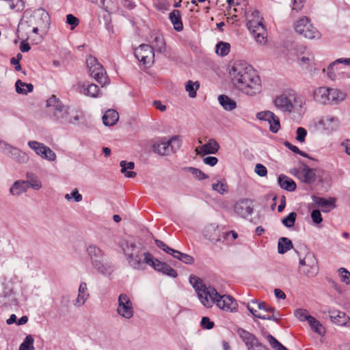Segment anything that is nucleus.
Segmentation results:
<instances>
[{
	"label": "nucleus",
	"instance_id": "1",
	"mask_svg": "<svg viewBox=\"0 0 350 350\" xmlns=\"http://www.w3.org/2000/svg\"><path fill=\"white\" fill-rule=\"evenodd\" d=\"M234 86L244 94L254 96L261 92L260 77L252 67L243 61L234 62L230 72Z\"/></svg>",
	"mask_w": 350,
	"mask_h": 350
},
{
	"label": "nucleus",
	"instance_id": "2",
	"mask_svg": "<svg viewBox=\"0 0 350 350\" xmlns=\"http://www.w3.org/2000/svg\"><path fill=\"white\" fill-rule=\"evenodd\" d=\"M189 282L195 288L201 303L206 308L212 307L213 304L220 309L233 312L237 310V303L230 295H221L211 286H206L198 277L191 275L189 277Z\"/></svg>",
	"mask_w": 350,
	"mask_h": 350
},
{
	"label": "nucleus",
	"instance_id": "3",
	"mask_svg": "<svg viewBox=\"0 0 350 350\" xmlns=\"http://www.w3.org/2000/svg\"><path fill=\"white\" fill-rule=\"evenodd\" d=\"M274 106L280 111L286 113L296 112L301 115L306 105L304 98L295 90H288L276 96L273 100Z\"/></svg>",
	"mask_w": 350,
	"mask_h": 350
},
{
	"label": "nucleus",
	"instance_id": "4",
	"mask_svg": "<svg viewBox=\"0 0 350 350\" xmlns=\"http://www.w3.org/2000/svg\"><path fill=\"white\" fill-rule=\"evenodd\" d=\"M87 254L92 266L103 275H109L112 271L111 265L107 262L104 252L97 246L90 245L86 248Z\"/></svg>",
	"mask_w": 350,
	"mask_h": 350
},
{
	"label": "nucleus",
	"instance_id": "5",
	"mask_svg": "<svg viewBox=\"0 0 350 350\" xmlns=\"http://www.w3.org/2000/svg\"><path fill=\"white\" fill-rule=\"evenodd\" d=\"M125 256L129 265L137 270H144L146 269L145 256L148 252H143L142 250L137 247L135 243L126 244L124 249Z\"/></svg>",
	"mask_w": 350,
	"mask_h": 350
},
{
	"label": "nucleus",
	"instance_id": "6",
	"mask_svg": "<svg viewBox=\"0 0 350 350\" xmlns=\"http://www.w3.org/2000/svg\"><path fill=\"white\" fill-rule=\"evenodd\" d=\"M248 29L253 34L256 42L264 44L266 42V31L262 24V18L260 16L258 11H254L248 17L247 22Z\"/></svg>",
	"mask_w": 350,
	"mask_h": 350
},
{
	"label": "nucleus",
	"instance_id": "7",
	"mask_svg": "<svg viewBox=\"0 0 350 350\" xmlns=\"http://www.w3.org/2000/svg\"><path fill=\"white\" fill-rule=\"evenodd\" d=\"M294 29L299 35L308 39H320L321 37V33L318 29L314 27L310 18L307 16H304L294 23Z\"/></svg>",
	"mask_w": 350,
	"mask_h": 350
},
{
	"label": "nucleus",
	"instance_id": "8",
	"mask_svg": "<svg viewBox=\"0 0 350 350\" xmlns=\"http://www.w3.org/2000/svg\"><path fill=\"white\" fill-rule=\"evenodd\" d=\"M23 17L27 18L30 26H38L40 27V29H45L50 25V16L42 8L36 9L32 13L26 10Z\"/></svg>",
	"mask_w": 350,
	"mask_h": 350
},
{
	"label": "nucleus",
	"instance_id": "9",
	"mask_svg": "<svg viewBox=\"0 0 350 350\" xmlns=\"http://www.w3.org/2000/svg\"><path fill=\"white\" fill-rule=\"evenodd\" d=\"M17 282L18 277L15 275L4 280L0 291V303L4 305L11 304V302L16 304L14 297V286Z\"/></svg>",
	"mask_w": 350,
	"mask_h": 350
},
{
	"label": "nucleus",
	"instance_id": "10",
	"mask_svg": "<svg viewBox=\"0 0 350 350\" xmlns=\"http://www.w3.org/2000/svg\"><path fill=\"white\" fill-rule=\"evenodd\" d=\"M86 62L91 77L99 83L107 84V77L106 72L97 59L92 56H89L86 59Z\"/></svg>",
	"mask_w": 350,
	"mask_h": 350
},
{
	"label": "nucleus",
	"instance_id": "11",
	"mask_svg": "<svg viewBox=\"0 0 350 350\" xmlns=\"http://www.w3.org/2000/svg\"><path fill=\"white\" fill-rule=\"evenodd\" d=\"M318 270L317 260L313 254L308 253L303 259H299V271L301 273L308 277H314Z\"/></svg>",
	"mask_w": 350,
	"mask_h": 350
},
{
	"label": "nucleus",
	"instance_id": "12",
	"mask_svg": "<svg viewBox=\"0 0 350 350\" xmlns=\"http://www.w3.org/2000/svg\"><path fill=\"white\" fill-rule=\"evenodd\" d=\"M66 107L55 95H52L46 100L48 112L58 122L59 119L66 120V116H64L66 113Z\"/></svg>",
	"mask_w": 350,
	"mask_h": 350
},
{
	"label": "nucleus",
	"instance_id": "13",
	"mask_svg": "<svg viewBox=\"0 0 350 350\" xmlns=\"http://www.w3.org/2000/svg\"><path fill=\"white\" fill-rule=\"evenodd\" d=\"M291 174L306 184H312L316 180L314 170L310 168L303 162L299 163L298 167L291 170Z\"/></svg>",
	"mask_w": 350,
	"mask_h": 350
},
{
	"label": "nucleus",
	"instance_id": "14",
	"mask_svg": "<svg viewBox=\"0 0 350 350\" xmlns=\"http://www.w3.org/2000/svg\"><path fill=\"white\" fill-rule=\"evenodd\" d=\"M145 262L151 266L154 270L161 272L172 278H176L178 274L176 270L165 262H163L157 258H154L151 254H146L145 256Z\"/></svg>",
	"mask_w": 350,
	"mask_h": 350
},
{
	"label": "nucleus",
	"instance_id": "15",
	"mask_svg": "<svg viewBox=\"0 0 350 350\" xmlns=\"http://www.w3.org/2000/svg\"><path fill=\"white\" fill-rule=\"evenodd\" d=\"M135 56L144 65L150 66L154 59V53L152 46L148 44H141L135 50Z\"/></svg>",
	"mask_w": 350,
	"mask_h": 350
},
{
	"label": "nucleus",
	"instance_id": "16",
	"mask_svg": "<svg viewBox=\"0 0 350 350\" xmlns=\"http://www.w3.org/2000/svg\"><path fill=\"white\" fill-rule=\"evenodd\" d=\"M117 313L126 319H130L133 317L134 310L132 302L127 295L120 294L119 295Z\"/></svg>",
	"mask_w": 350,
	"mask_h": 350
},
{
	"label": "nucleus",
	"instance_id": "17",
	"mask_svg": "<svg viewBox=\"0 0 350 350\" xmlns=\"http://www.w3.org/2000/svg\"><path fill=\"white\" fill-rule=\"evenodd\" d=\"M234 211L238 216L247 218L254 212L253 201L247 198L240 199L234 204Z\"/></svg>",
	"mask_w": 350,
	"mask_h": 350
},
{
	"label": "nucleus",
	"instance_id": "18",
	"mask_svg": "<svg viewBox=\"0 0 350 350\" xmlns=\"http://www.w3.org/2000/svg\"><path fill=\"white\" fill-rule=\"evenodd\" d=\"M6 150V154L19 164H26L29 161V157L25 152L11 144Z\"/></svg>",
	"mask_w": 350,
	"mask_h": 350
},
{
	"label": "nucleus",
	"instance_id": "19",
	"mask_svg": "<svg viewBox=\"0 0 350 350\" xmlns=\"http://www.w3.org/2000/svg\"><path fill=\"white\" fill-rule=\"evenodd\" d=\"M343 64L345 65H350V58H339L331 63L327 67L328 77L334 81L342 73L338 64Z\"/></svg>",
	"mask_w": 350,
	"mask_h": 350
},
{
	"label": "nucleus",
	"instance_id": "20",
	"mask_svg": "<svg viewBox=\"0 0 350 350\" xmlns=\"http://www.w3.org/2000/svg\"><path fill=\"white\" fill-rule=\"evenodd\" d=\"M219 144L214 139H209L208 142L202 146H199L196 149L198 154L206 155L210 154H215L219 149Z\"/></svg>",
	"mask_w": 350,
	"mask_h": 350
},
{
	"label": "nucleus",
	"instance_id": "21",
	"mask_svg": "<svg viewBox=\"0 0 350 350\" xmlns=\"http://www.w3.org/2000/svg\"><path fill=\"white\" fill-rule=\"evenodd\" d=\"M152 149L154 153L161 156H167L172 154L168 141L165 137L155 141L152 145Z\"/></svg>",
	"mask_w": 350,
	"mask_h": 350
},
{
	"label": "nucleus",
	"instance_id": "22",
	"mask_svg": "<svg viewBox=\"0 0 350 350\" xmlns=\"http://www.w3.org/2000/svg\"><path fill=\"white\" fill-rule=\"evenodd\" d=\"M314 99L322 105H330L329 88L320 87L314 90Z\"/></svg>",
	"mask_w": 350,
	"mask_h": 350
},
{
	"label": "nucleus",
	"instance_id": "23",
	"mask_svg": "<svg viewBox=\"0 0 350 350\" xmlns=\"http://www.w3.org/2000/svg\"><path fill=\"white\" fill-rule=\"evenodd\" d=\"M66 111V113L64 116H66V120L59 119V122L62 124H75L82 118V112L77 109H72L67 106Z\"/></svg>",
	"mask_w": 350,
	"mask_h": 350
},
{
	"label": "nucleus",
	"instance_id": "24",
	"mask_svg": "<svg viewBox=\"0 0 350 350\" xmlns=\"http://www.w3.org/2000/svg\"><path fill=\"white\" fill-rule=\"evenodd\" d=\"M329 319L338 325H347L350 318L344 312L338 310H329Z\"/></svg>",
	"mask_w": 350,
	"mask_h": 350
},
{
	"label": "nucleus",
	"instance_id": "25",
	"mask_svg": "<svg viewBox=\"0 0 350 350\" xmlns=\"http://www.w3.org/2000/svg\"><path fill=\"white\" fill-rule=\"evenodd\" d=\"M90 294L88 291L87 284L85 282L80 283L78 289V295L74 301V306L75 307H81L89 298Z\"/></svg>",
	"mask_w": 350,
	"mask_h": 350
},
{
	"label": "nucleus",
	"instance_id": "26",
	"mask_svg": "<svg viewBox=\"0 0 350 350\" xmlns=\"http://www.w3.org/2000/svg\"><path fill=\"white\" fill-rule=\"evenodd\" d=\"M237 334L247 347L248 350L259 342L258 338L252 333L242 329H237Z\"/></svg>",
	"mask_w": 350,
	"mask_h": 350
},
{
	"label": "nucleus",
	"instance_id": "27",
	"mask_svg": "<svg viewBox=\"0 0 350 350\" xmlns=\"http://www.w3.org/2000/svg\"><path fill=\"white\" fill-rule=\"evenodd\" d=\"M237 334L247 347L248 350L259 342L258 338L252 333L242 329H237Z\"/></svg>",
	"mask_w": 350,
	"mask_h": 350
},
{
	"label": "nucleus",
	"instance_id": "28",
	"mask_svg": "<svg viewBox=\"0 0 350 350\" xmlns=\"http://www.w3.org/2000/svg\"><path fill=\"white\" fill-rule=\"evenodd\" d=\"M237 334L247 347L248 350L259 342L258 338L252 333L242 329H237Z\"/></svg>",
	"mask_w": 350,
	"mask_h": 350
},
{
	"label": "nucleus",
	"instance_id": "29",
	"mask_svg": "<svg viewBox=\"0 0 350 350\" xmlns=\"http://www.w3.org/2000/svg\"><path fill=\"white\" fill-rule=\"evenodd\" d=\"M204 235L214 243L220 242L222 239V233L220 232L217 226L213 225H210L206 228Z\"/></svg>",
	"mask_w": 350,
	"mask_h": 350
},
{
	"label": "nucleus",
	"instance_id": "30",
	"mask_svg": "<svg viewBox=\"0 0 350 350\" xmlns=\"http://www.w3.org/2000/svg\"><path fill=\"white\" fill-rule=\"evenodd\" d=\"M314 203L317 206L322 208L323 212H329L331 209L336 207V200L333 198L325 199L323 198H315Z\"/></svg>",
	"mask_w": 350,
	"mask_h": 350
},
{
	"label": "nucleus",
	"instance_id": "31",
	"mask_svg": "<svg viewBox=\"0 0 350 350\" xmlns=\"http://www.w3.org/2000/svg\"><path fill=\"white\" fill-rule=\"evenodd\" d=\"M280 187L288 191H293L296 189V183L286 175L281 174L278 177Z\"/></svg>",
	"mask_w": 350,
	"mask_h": 350
},
{
	"label": "nucleus",
	"instance_id": "32",
	"mask_svg": "<svg viewBox=\"0 0 350 350\" xmlns=\"http://www.w3.org/2000/svg\"><path fill=\"white\" fill-rule=\"evenodd\" d=\"M25 176L27 180L25 182H26L28 189L30 187L34 190H39L42 188V182L36 174L28 172Z\"/></svg>",
	"mask_w": 350,
	"mask_h": 350
},
{
	"label": "nucleus",
	"instance_id": "33",
	"mask_svg": "<svg viewBox=\"0 0 350 350\" xmlns=\"http://www.w3.org/2000/svg\"><path fill=\"white\" fill-rule=\"evenodd\" d=\"M119 119L118 113L114 109H108L103 116V122L105 126H113Z\"/></svg>",
	"mask_w": 350,
	"mask_h": 350
},
{
	"label": "nucleus",
	"instance_id": "34",
	"mask_svg": "<svg viewBox=\"0 0 350 350\" xmlns=\"http://www.w3.org/2000/svg\"><path fill=\"white\" fill-rule=\"evenodd\" d=\"M169 18L174 25V28L177 31H180L183 29V25L181 20L180 12L178 10H172L169 14Z\"/></svg>",
	"mask_w": 350,
	"mask_h": 350
},
{
	"label": "nucleus",
	"instance_id": "35",
	"mask_svg": "<svg viewBox=\"0 0 350 350\" xmlns=\"http://www.w3.org/2000/svg\"><path fill=\"white\" fill-rule=\"evenodd\" d=\"M345 98V93L341 90L336 88H329L330 105H337L343 101Z\"/></svg>",
	"mask_w": 350,
	"mask_h": 350
},
{
	"label": "nucleus",
	"instance_id": "36",
	"mask_svg": "<svg viewBox=\"0 0 350 350\" xmlns=\"http://www.w3.org/2000/svg\"><path fill=\"white\" fill-rule=\"evenodd\" d=\"M320 124H321L325 129L333 131L338 127L339 121L337 118L327 116L320 121Z\"/></svg>",
	"mask_w": 350,
	"mask_h": 350
},
{
	"label": "nucleus",
	"instance_id": "37",
	"mask_svg": "<svg viewBox=\"0 0 350 350\" xmlns=\"http://www.w3.org/2000/svg\"><path fill=\"white\" fill-rule=\"evenodd\" d=\"M28 186L25 180H16L10 189V192L13 196H19L27 191Z\"/></svg>",
	"mask_w": 350,
	"mask_h": 350
},
{
	"label": "nucleus",
	"instance_id": "38",
	"mask_svg": "<svg viewBox=\"0 0 350 350\" xmlns=\"http://www.w3.org/2000/svg\"><path fill=\"white\" fill-rule=\"evenodd\" d=\"M31 27L27 18L23 17L18 24L17 29V33L18 37L25 38L26 40L29 38V35L31 32Z\"/></svg>",
	"mask_w": 350,
	"mask_h": 350
},
{
	"label": "nucleus",
	"instance_id": "39",
	"mask_svg": "<svg viewBox=\"0 0 350 350\" xmlns=\"http://www.w3.org/2000/svg\"><path fill=\"white\" fill-rule=\"evenodd\" d=\"M218 101L222 107L226 111H232L237 107L236 102L226 95H219L218 96Z\"/></svg>",
	"mask_w": 350,
	"mask_h": 350
},
{
	"label": "nucleus",
	"instance_id": "40",
	"mask_svg": "<svg viewBox=\"0 0 350 350\" xmlns=\"http://www.w3.org/2000/svg\"><path fill=\"white\" fill-rule=\"evenodd\" d=\"M121 167V172L124 174L127 178H134L137 174L133 171H127V170H133L135 167V163L132 161L127 162L126 161H122L120 163Z\"/></svg>",
	"mask_w": 350,
	"mask_h": 350
},
{
	"label": "nucleus",
	"instance_id": "41",
	"mask_svg": "<svg viewBox=\"0 0 350 350\" xmlns=\"http://www.w3.org/2000/svg\"><path fill=\"white\" fill-rule=\"evenodd\" d=\"M16 92L19 94H27L31 92L33 90V85L31 83H27L18 79L15 83Z\"/></svg>",
	"mask_w": 350,
	"mask_h": 350
},
{
	"label": "nucleus",
	"instance_id": "42",
	"mask_svg": "<svg viewBox=\"0 0 350 350\" xmlns=\"http://www.w3.org/2000/svg\"><path fill=\"white\" fill-rule=\"evenodd\" d=\"M293 247L292 241L286 237H281L278 241V252L284 254Z\"/></svg>",
	"mask_w": 350,
	"mask_h": 350
},
{
	"label": "nucleus",
	"instance_id": "43",
	"mask_svg": "<svg viewBox=\"0 0 350 350\" xmlns=\"http://www.w3.org/2000/svg\"><path fill=\"white\" fill-rule=\"evenodd\" d=\"M308 322L311 328L318 334L323 335L325 333V328L322 324L312 316L310 317Z\"/></svg>",
	"mask_w": 350,
	"mask_h": 350
},
{
	"label": "nucleus",
	"instance_id": "44",
	"mask_svg": "<svg viewBox=\"0 0 350 350\" xmlns=\"http://www.w3.org/2000/svg\"><path fill=\"white\" fill-rule=\"evenodd\" d=\"M171 255L175 258L186 264H192L194 262V259L191 256L182 253L176 250H174Z\"/></svg>",
	"mask_w": 350,
	"mask_h": 350
},
{
	"label": "nucleus",
	"instance_id": "45",
	"mask_svg": "<svg viewBox=\"0 0 350 350\" xmlns=\"http://www.w3.org/2000/svg\"><path fill=\"white\" fill-rule=\"evenodd\" d=\"M171 153L176 152L181 146L182 142L179 135L172 136L167 139Z\"/></svg>",
	"mask_w": 350,
	"mask_h": 350
},
{
	"label": "nucleus",
	"instance_id": "46",
	"mask_svg": "<svg viewBox=\"0 0 350 350\" xmlns=\"http://www.w3.org/2000/svg\"><path fill=\"white\" fill-rule=\"evenodd\" d=\"M230 50V44L228 42H219L216 45L215 52L217 55L224 57L228 54Z\"/></svg>",
	"mask_w": 350,
	"mask_h": 350
},
{
	"label": "nucleus",
	"instance_id": "47",
	"mask_svg": "<svg viewBox=\"0 0 350 350\" xmlns=\"http://www.w3.org/2000/svg\"><path fill=\"white\" fill-rule=\"evenodd\" d=\"M200 88L198 81L193 82L189 81L185 85V90L188 92L189 97L195 98L196 96V90Z\"/></svg>",
	"mask_w": 350,
	"mask_h": 350
},
{
	"label": "nucleus",
	"instance_id": "48",
	"mask_svg": "<svg viewBox=\"0 0 350 350\" xmlns=\"http://www.w3.org/2000/svg\"><path fill=\"white\" fill-rule=\"evenodd\" d=\"M34 338L31 335H27L21 344L18 350H35Z\"/></svg>",
	"mask_w": 350,
	"mask_h": 350
},
{
	"label": "nucleus",
	"instance_id": "49",
	"mask_svg": "<svg viewBox=\"0 0 350 350\" xmlns=\"http://www.w3.org/2000/svg\"><path fill=\"white\" fill-rule=\"evenodd\" d=\"M40 157L49 161H54L57 158L56 154L47 146H45Z\"/></svg>",
	"mask_w": 350,
	"mask_h": 350
},
{
	"label": "nucleus",
	"instance_id": "50",
	"mask_svg": "<svg viewBox=\"0 0 350 350\" xmlns=\"http://www.w3.org/2000/svg\"><path fill=\"white\" fill-rule=\"evenodd\" d=\"M297 218L295 212L290 213L286 217L282 219V223L286 228H292L294 226Z\"/></svg>",
	"mask_w": 350,
	"mask_h": 350
},
{
	"label": "nucleus",
	"instance_id": "51",
	"mask_svg": "<svg viewBox=\"0 0 350 350\" xmlns=\"http://www.w3.org/2000/svg\"><path fill=\"white\" fill-rule=\"evenodd\" d=\"M267 338L274 350H288L282 344H281L275 337L268 334Z\"/></svg>",
	"mask_w": 350,
	"mask_h": 350
},
{
	"label": "nucleus",
	"instance_id": "52",
	"mask_svg": "<svg viewBox=\"0 0 350 350\" xmlns=\"http://www.w3.org/2000/svg\"><path fill=\"white\" fill-rule=\"evenodd\" d=\"M83 93L85 95L96 97L98 96L99 88L95 84H90L86 88L83 87Z\"/></svg>",
	"mask_w": 350,
	"mask_h": 350
},
{
	"label": "nucleus",
	"instance_id": "53",
	"mask_svg": "<svg viewBox=\"0 0 350 350\" xmlns=\"http://www.w3.org/2000/svg\"><path fill=\"white\" fill-rule=\"evenodd\" d=\"M213 190L218 192L219 193L224 195L228 190V186L226 181H218L217 183L212 185Z\"/></svg>",
	"mask_w": 350,
	"mask_h": 350
},
{
	"label": "nucleus",
	"instance_id": "54",
	"mask_svg": "<svg viewBox=\"0 0 350 350\" xmlns=\"http://www.w3.org/2000/svg\"><path fill=\"white\" fill-rule=\"evenodd\" d=\"M27 144L29 147L31 148L35 152V153L39 157L41 155V152H42V150L46 146L44 144L38 142L37 141H29L28 142Z\"/></svg>",
	"mask_w": 350,
	"mask_h": 350
},
{
	"label": "nucleus",
	"instance_id": "55",
	"mask_svg": "<svg viewBox=\"0 0 350 350\" xmlns=\"http://www.w3.org/2000/svg\"><path fill=\"white\" fill-rule=\"evenodd\" d=\"M340 281L347 285L350 284V272L345 268L340 267L338 269Z\"/></svg>",
	"mask_w": 350,
	"mask_h": 350
},
{
	"label": "nucleus",
	"instance_id": "56",
	"mask_svg": "<svg viewBox=\"0 0 350 350\" xmlns=\"http://www.w3.org/2000/svg\"><path fill=\"white\" fill-rule=\"evenodd\" d=\"M11 10L16 12L22 11L25 8V3L23 0H7Z\"/></svg>",
	"mask_w": 350,
	"mask_h": 350
},
{
	"label": "nucleus",
	"instance_id": "57",
	"mask_svg": "<svg viewBox=\"0 0 350 350\" xmlns=\"http://www.w3.org/2000/svg\"><path fill=\"white\" fill-rule=\"evenodd\" d=\"M294 314L300 321H308L310 317H311V315L308 314V311L304 308L296 309L295 310Z\"/></svg>",
	"mask_w": 350,
	"mask_h": 350
},
{
	"label": "nucleus",
	"instance_id": "58",
	"mask_svg": "<svg viewBox=\"0 0 350 350\" xmlns=\"http://www.w3.org/2000/svg\"><path fill=\"white\" fill-rule=\"evenodd\" d=\"M269 124V130L273 133H277L280 129V123L279 118L273 115V118L271 119Z\"/></svg>",
	"mask_w": 350,
	"mask_h": 350
},
{
	"label": "nucleus",
	"instance_id": "59",
	"mask_svg": "<svg viewBox=\"0 0 350 350\" xmlns=\"http://www.w3.org/2000/svg\"><path fill=\"white\" fill-rule=\"evenodd\" d=\"M187 171L191 173L196 178L199 180H203L208 178V176L205 174L202 171L198 168L193 167H189L187 168Z\"/></svg>",
	"mask_w": 350,
	"mask_h": 350
},
{
	"label": "nucleus",
	"instance_id": "60",
	"mask_svg": "<svg viewBox=\"0 0 350 350\" xmlns=\"http://www.w3.org/2000/svg\"><path fill=\"white\" fill-rule=\"evenodd\" d=\"M247 304H252L255 308H258L260 310H262L264 312H269L272 310V307L267 305L265 302H258L256 300L252 301L251 303H248Z\"/></svg>",
	"mask_w": 350,
	"mask_h": 350
},
{
	"label": "nucleus",
	"instance_id": "61",
	"mask_svg": "<svg viewBox=\"0 0 350 350\" xmlns=\"http://www.w3.org/2000/svg\"><path fill=\"white\" fill-rule=\"evenodd\" d=\"M274 113L271 111H264L256 113V118L260 120L270 122L271 119L273 118Z\"/></svg>",
	"mask_w": 350,
	"mask_h": 350
},
{
	"label": "nucleus",
	"instance_id": "62",
	"mask_svg": "<svg viewBox=\"0 0 350 350\" xmlns=\"http://www.w3.org/2000/svg\"><path fill=\"white\" fill-rule=\"evenodd\" d=\"M154 48L159 53H163L165 51V43L161 37H156L154 38Z\"/></svg>",
	"mask_w": 350,
	"mask_h": 350
},
{
	"label": "nucleus",
	"instance_id": "63",
	"mask_svg": "<svg viewBox=\"0 0 350 350\" xmlns=\"http://www.w3.org/2000/svg\"><path fill=\"white\" fill-rule=\"evenodd\" d=\"M296 133V139L301 143L304 142L307 135V131L303 127H298Z\"/></svg>",
	"mask_w": 350,
	"mask_h": 350
},
{
	"label": "nucleus",
	"instance_id": "64",
	"mask_svg": "<svg viewBox=\"0 0 350 350\" xmlns=\"http://www.w3.org/2000/svg\"><path fill=\"white\" fill-rule=\"evenodd\" d=\"M66 23L71 26V29H73L79 25V19L74 15L70 14L66 16Z\"/></svg>",
	"mask_w": 350,
	"mask_h": 350
}]
</instances>
